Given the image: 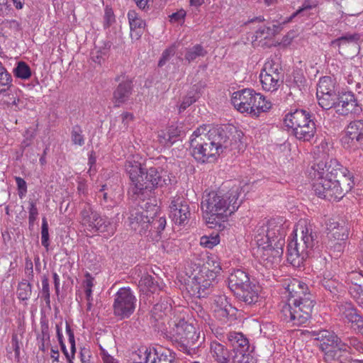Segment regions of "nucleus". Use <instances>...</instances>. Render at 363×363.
Masks as SVG:
<instances>
[{"label":"nucleus","mask_w":363,"mask_h":363,"mask_svg":"<svg viewBox=\"0 0 363 363\" xmlns=\"http://www.w3.org/2000/svg\"><path fill=\"white\" fill-rule=\"evenodd\" d=\"M318 104L325 110H329L332 108H335L336 101H337V96L336 91L330 93L316 94Z\"/></svg>","instance_id":"nucleus-39"},{"label":"nucleus","mask_w":363,"mask_h":363,"mask_svg":"<svg viewBox=\"0 0 363 363\" xmlns=\"http://www.w3.org/2000/svg\"><path fill=\"white\" fill-rule=\"evenodd\" d=\"M357 102L352 92H345L337 96V101L335 106L336 113L346 116L349 113L355 112Z\"/></svg>","instance_id":"nucleus-19"},{"label":"nucleus","mask_w":363,"mask_h":363,"mask_svg":"<svg viewBox=\"0 0 363 363\" xmlns=\"http://www.w3.org/2000/svg\"><path fill=\"white\" fill-rule=\"evenodd\" d=\"M12 77L4 67L0 71V93L7 91L11 86Z\"/></svg>","instance_id":"nucleus-51"},{"label":"nucleus","mask_w":363,"mask_h":363,"mask_svg":"<svg viewBox=\"0 0 363 363\" xmlns=\"http://www.w3.org/2000/svg\"><path fill=\"white\" fill-rule=\"evenodd\" d=\"M254 232L255 241L259 247L267 252L270 251L274 257H279L282 255L286 234L282 219L261 220Z\"/></svg>","instance_id":"nucleus-5"},{"label":"nucleus","mask_w":363,"mask_h":363,"mask_svg":"<svg viewBox=\"0 0 363 363\" xmlns=\"http://www.w3.org/2000/svg\"><path fill=\"white\" fill-rule=\"evenodd\" d=\"M81 216L82 225H84L87 230L91 233H96V220L99 218V213L88 206L82 211Z\"/></svg>","instance_id":"nucleus-31"},{"label":"nucleus","mask_w":363,"mask_h":363,"mask_svg":"<svg viewBox=\"0 0 363 363\" xmlns=\"http://www.w3.org/2000/svg\"><path fill=\"white\" fill-rule=\"evenodd\" d=\"M350 173L347 168L343 167L335 160H330L328 162L320 161L313 164L309 171V175L315 180L314 182H318L327 178H340Z\"/></svg>","instance_id":"nucleus-10"},{"label":"nucleus","mask_w":363,"mask_h":363,"mask_svg":"<svg viewBox=\"0 0 363 363\" xmlns=\"http://www.w3.org/2000/svg\"><path fill=\"white\" fill-rule=\"evenodd\" d=\"M264 21L263 16H257L249 20L245 23V25H252V28L256 29L255 33V40L269 38L277 34L279 28V26L273 25L272 27L266 26L264 25L255 26L257 23H262Z\"/></svg>","instance_id":"nucleus-20"},{"label":"nucleus","mask_w":363,"mask_h":363,"mask_svg":"<svg viewBox=\"0 0 363 363\" xmlns=\"http://www.w3.org/2000/svg\"><path fill=\"white\" fill-rule=\"evenodd\" d=\"M115 22V16L111 8L106 7L104 16V26L108 28Z\"/></svg>","instance_id":"nucleus-64"},{"label":"nucleus","mask_w":363,"mask_h":363,"mask_svg":"<svg viewBox=\"0 0 363 363\" xmlns=\"http://www.w3.org/2000/svg\"><path fill=\"white\" fill-rule=\"evenodd\" d=\"M259 287L250 283L247 286L238 290H235L233 294L238 301L246 305L255 304L259 299Z\"/></svg>","instance_id":"nucleus-21"},{"label":"nucleus","mask_w":363,"mask_h":363,"mask_svg":"<svg viewBox=\"0 0 363 363\" xmlns=\"http://www.w3.org/2000/svg\"><path fill=\"white\" fill-rule=\"evenodd\" d=\"M327 230L332 238L339 241H345L349 235L348 227L344 220H337L334 218L328 220Z\"/></svg>","instance_id":"nucleus-23"},{"label":"nucleus","mask_w":363,"mask_h":363,"mask_svg":"<svg viewBox=\"0 0 363 363\" xmlns=\"http://www.w3.org/2000/svg\"><path fill=\"white\" fill-rule=\"evenodd\" d=\"M338 308L341 318L348 323H352L359 314L357 308L349 302L340 303Z\"/></svg>","instance_id":"nucleus-36"},{"label":"nucleus","mask_w":363,"mask_h":363,"mask_svg":"<svg viewBox=\"0 0 363 363\" xmlns=\"http://www.w3.org/2000/svg\"><path fill=\"white\" fill-rule=\"evenodd\" d=\"M335 91V84L334 80L328 76L320 79L318 84L316 94H323Z\"/></svg>","instance_id":"nucleus-42"},{"label":"nucleus","mask_w":363,"mask_h":363,"mask_svg":"<svg viewBox=\"0 0 363 363\" xmlns=\"http://www.w3.org/2000/svg\"><path fill=\"white\" fill-rule=\"evenodd\" d=\"M343 343L347 345L348 354L352 353L353 350L363 353V344L354 337H348L343 341Z\"/></svg>","instance_id":"nucleus-52"},{"label":"nucleus","mask_w":363,"mask_h":363,"mask_svg":"<svg viewBox=\"0 0 363 363\" xmlns=\"http://www.w3.org/2000/svg\"><path fill=\"white\" fill-rule=\"evenodd\" d=\"M199 98V95L197 93V89H193L191 91H189L186 96L184 97L179 106V112L185 111L186 108L196 102Z\"/></svg>","instance_id":"nucleus-50"},{"label":"nucleus","mask_w":363,"mask_h":363,"mask_svg":"<svg viewBox=\"0 0 363 363\" xmlns=\"http://www.w3.org/2000/svg\"><path fill=\"white\" fill-rule=\"evenodd\" d=\"M72 142L74 145L82 146L84 144V138L82 135V130L79 125L72 127L71 132Z\"/></svg>","instance_id":"nucleus-54"},{"label":"nucleus","mask_w":363,"mask_h":363,"mask_svg":"<svg viewBox=\"0 0 363 363\" xmlns=\"http://www.w3.org/2000/svg\"><path fill=\"white\" fill-rule=\"evenodd\" d=\"M15 181L18 187V194L21 199L23 198L27 193V184L26 181L20 177H16Z\"/></svg>","instance_id":"nucleus-63"},{"label":"nucleus","mask_w":363,"mask_h":363,"mask_svg":"<svg viewBox=\"0 0 363 363\" xmlns=\"http://www.w3.org/2000/svg\"><path fill=\"white\" fill-rule=\"evenodd\" d=\"M292 131L294 135L298 140L303 142L310 141L316 133L315 122L313 121L305 126L296 128V130Z\"/></svg>","instance_id":"nucleus-35"},{"label":"nucleus","mask_w":363,"mask_h":363,"mask_svg":"<svg viewBox=\"0 0 363 363\" xmlns=\"http://www.w3.org/2000/svg\"><path fill=\"white\" fill-rule=\"evenodd\" d=\"M206 125H201L195 130L190 138L191 155L201 163L211 162L220 155L218 149L211 143L205 135Z\"/></svg>","instance_id":"nucleus-7"},{"label":"nucleus","mask_w":363,"mask_h":363,"mask_svg":"<svg viewBox=\"0 0 363 363\" xmlns=\"http://www.w3.org/2000/svg\"><path fill=\"white\" fill-rule=\"evenodd\" d=\"M140 209H133L130 211L128 220L130 225L135 230H138L140 234H145L149 229L150 216L148 211L144 210V207L141 206Z\"/></svg>","instance_id":"nucleus-18"},{"label":"nucleus","mask_w":363,"mask_h":363,"mask_svg":"<svg viewBox=\"0 0 363 363\" xmlns=\"http://www.w3.org/2000/svg\"><path fill=\"white\" fill-rule=\"evenodd\" d=\"M36 135L35 130L33 128H28L23 135L24 140L22 141L21 147L24 150L26 147L30 145L33 140L35 138Z\"/></svg>","instance_id":"nucleus-62"},{"label":"nucleus","mask_w":363,"mask_h":363,"mask_svg":"<svg viewBox=\"0 0 363 363\" xmlns=\"http://www.w3.org/2000/svg\"><path fill=\"white\" fill-rule=\"evenodd\" d=\"M139 287L143 291L150 292L154 294L160 290V286L155 277L150 274L143 275L140 281Z\"/></svg>","instance_id":"nucleus-37"},{"label":"nucleus","mask_w":363,"mask_h":363,"mask_svg":"<svg viewBox=\"0 0 363 363\" xmlns=\"http://www.w3.org/2000/svg\"><path fill=\"white\" fill-rule=\"evenodd\" d=\"M137 298L129 287L121 288L115 295L113 311L120 320L128 318L135 311Z\"/></svg>","instance_id":"nucleus-9"},{"label":"nucleus","mask_w":363,"mask_h":363,"mask_svg":"<svg viewBox=\"0 0 363 363\" xmlns=\"http://www.w3.org/2000/svg\"><path fill=\"white\" fill-rule=\"evenodd\" d=\"M148 224L149 229L147 231L156 233L157 237H158L166 226V218L164 217L150 216Z\"/></svg>","instance_id":"nucleus-44"},{"label":"nucleus","mask_w":363,"mask_h":363,"mask_svg":"<svg viewBox=\"0 0 363 363\" xmlns=\"http://www.w3.org/2000/svg\"><path fill=\"white\" fill-rule=\"evenodd\" d=\"M257 92L250 89H244L233 94L231 101L234 107L240 113H247L253 117H258V111H255Z\"/></svg>","instance_id":"nucleus-11"},{"label":"nucleus","mask_w":363,"mask_h":363,"mask_svg":"<svg viewBox=\"0 0 363 363\" xmlns=\"http://www.w3.org/2000/svg\"><path fill=\"white\" fill-rule=\"evenodd\" d=\"M149 352H151V349L142 347L132 352L130 356L131 363H149L150 360V358H149Z\"/></svg>","instance_id":"nucleus-46"},{"label":"nucleus","mask_w":363,"mask_h":363,"mask_svg":"<svg viewBox=\"0 0 363 363\" xmlns=\"http://www.w3.org/2000/svg\"><path fill=\"white\" fill-rule=\"evenodd\" d=\"M149 363H174V356L172 352L161 347L151 349L149 352Z\"/></svg>","instance_id":"nucleus-29"},{"label":"nucleus","mask_w":363,"mask_h":363,"mask_svg":"<svg viewBox=\"0 0 363 363\" xmlns=\"http://www.w3.org/2000/svg\"><path fill=\"white\" fill-rule=\"evenodd\" d=\"M124 78L125 76L121 75L115 79L116 82L121 80L113 94V102L117 107L126 102L132 94V81L128 79H124Z\"/></svg>","instance_id":"nucleus-16"},{"label":"nucleus","mask_w":363,"mask_h":363,"mask_svg":"<svg viewBox=\"0 0 363 363\" xmlns=\"http://www.w3.org/2000/svg\"><path fill=\"white\" fill-rule=\"evenodd\" d=\"M310 333L319 342L318 347L324 353L342 341L333 332L327 330H313Z\"/></svg>","instance_id":"nucleus-17"},{"label":"nucleus","mask_w":363,"mask_h":363,"mask_svg":"<svg viewBox=\"0 0 363 363\" xmlns=\"http://www.w3.org/2000/svg\"><path fill=\"white\" fill-rule=\"evenodd\" d=\"M253 106L255 111H258L259 116L261 112H267L272 108V103L267 101L261 94L257 93L256 101Z\"/></svg>","instance_id":"nucleus-49"},{"label":"nucleus","mask_w":363,"mask_h":363,"mask_svg":"<svg viewBox=\"0 0 363 363\" xmlns=\"http://www.w3.org/2000/svg\"><path fill=\"white\" fill-rule=\"evenodd\" d=\"M96 232L106 233L109 236L113 235L116 230L115 223L100 215L99 218L96 220Z\"/></svg>","instance_id":"nucleus-40"},{"label":"nucleus","mask_w":363,"mask_h":363,"mask_svg":"<svg viewBox=\"0 0 363 363\" xmlns=\"http://www.w3.org/2000/svg\"><path fill=\"white\" fill-rule=\"evenodd\" d=\"M22 339L23 333H20L19 334L13 333L11 339V346L15 352V357L18 359L20 357V350L21 347L23 345Z\"/></svg>","instance_id":"nucleus-57"},{"label":"nucleus","mask_w":363,"mask_h":363,"mask_svg":"<svg viewBox=\"0 0 363 363\" xmlns=\"http://www.w3.org/2000/svg\"><path fill=\"white\" fill-rule=\"evenodd\" d=\"M284 75L265 74L261 72L259 74L262 88L267 91H277L283 82Z\"/></svg>","instance_id":"nucleus-30"},{"label":"nucleus","mask_w":363,"mask_h":363,"mask_svg":"<svg viewBox=\"0 0 363 363\" xmlns=\"http://www.w3.org/2000/svg\"><path fill=\"white\" fill-rule=\"evenodd\" d=\"M14 75L22 79H28L31 77V70L30 67L25 62L21 61L17 63L13 69Z\"/></svg>","instance_id":"nucleus-48"},{"label":"nucleus","mask_w":363,"mask_h":363,"mask_svg":"<svg viewBox=\"0 0 363 363\" xmlns=\"http://www.w3.org/2000/svg\"><path fill=\"white\" fill-rule=\"evenodd\" d=\"M191 215L188 201L179 196L173 197L169 205V216L174 223L178 225H186Z\"/></svg>","instance_id":"nucleus-12"},{"label":"nucleus","mask_w":363,"mask_h":363,"mask_svg":"<svg viewBox=\"0 0 363 363\" xmlns=\"http://www.w3.org/2000/svg\"><path fill=\"white\" fill-rule=\"evenodd\" d=\"M262 72H263V73L265 74H270L273 75H283L280 64L274 60L267 62L264 64V68Z\"/></svg>","instance_id":"nucleus-53"},{"label":"nucleus","mask_w":363,"mask_h":363,"mask_svg":"<svg viewBox=\"0 0 363 363\" xmlns=\"http://www.w3.org/2000/svg\"><path fill=\"white\" fill-rule=\"evenodd\" d=\"M200 280L201 278L194 276L192 279L191 283L187 284V289L193 296H195L198 298H204L210 294V291H208L203 286H201Z\"/></svg>","instance_id":"nucleus-41"},{"label":"nucleus","mask_w":363,"mask_h":363,"mask_svg":"<svg viewBox=\"0 0 363 363\" xmlns=\"http://www.w3.org/2000/svg\"><path fill=\"white\" fill-rule=\"evenodd\" d=\"M213 301L215 313L218 317L220 318H228L235 316L237 309L230 303L225 295L216 296Z\"/></svg>","instance_id":"nucleus-22"},{"label":"nucleus","mask_w":363,"mask_h":363,"mask_svg":"<svg viewBox=\"0 0 363 363\" xmlns=\"http://www.w3.org/2000/svg\"><path fill=\"white\" fill-rule=\"evenodd\" d=\"M321 284L332 294L333 297L337 295L339 291V288L341 287V285L336 279L330 277V275L326 274H324L323 279L321 281Z\"/></svg>","instance_id":"nucleus-45"},{"label":"nucleus","mask_w":363,"mask_h":363,"mask_svg":"<svg viewBox=\"0 0 363 363\" xmlns=\"http://www.w3.org/2000/svg\"><path fill=\"white\" fill-rule=\"evenodd\" d=\"M40 332L37 334V340L40 350L45 352L46 345L50 344V332L48 320L45 318L40 319Z\"/></svg>","instance_id":"nucleus-34"},{"label":"nucleus","mask_w":363,"mask_h":363,"mask_svg":"<svg viewBox=\"0 0 363 363\" xmlns=\"http://www.w3.org/2000/svg\"><path fill=\"white\" fill-rule=\"evenodd\" d=\"M345 247V242L344 241L336 242L333 245H330V257L334 259H338L344 252Z\"/></svg>","instance_id":"nucleus-58"},{"label":"nucleus","mask_w":363,"mask_h":363,"mask_svg":"<svg viewBox=\"0 0 363 363\" xmlns=\"http://www.w3.org/2000/svg\"><path fill=\"white\" fill-rule=\"evenodd\" d=\"M211 353L218 363H229L231 360V354L225 347L219 342H213L211 344Z\"/></svg>","instance_id":"nucleus-33"},{"label":"nucleus","mask_w":363,"mask_h":363,"mask_svg":"<svg viewBox=\"0 0 363 363\" xmlns=\"http://www.w3.org/2000/svg\"><path fill=\"white\" fill-rule=\"evenodd\" d=\"M175 333L179 340L180 350L189 355L196 352L199 347V335L196 333L195 327L184 320L176 324Z\"/></svg>","instance_id":"nucleus-8"},{"label":"nucleus","mask_w":363,"mask_h":363,"mask_svg":"<svg viewBox=\"0 0 363 363\" xmlns=\"http://www.w3.org/2000/svg\"><path fill=\"white\" fill-rule=\"evenodd\" d=\"M347 135L352 142L363 144V120L350 122L347 128Z\"/></svg>","instance_id":"nucleus-32"},{"label":"nucleus","mask_w":363,"mask_h":363,"mask_svg":"<svg viewBox=\"0 0 363 363\" xmlns=\"http://www.w3.org/2000/svg\"><path fill=\"white\" fill-rule=\"evenodd\" d=\"M207 52L199 44H197L192 48H188L185 53V60L189 62L195 60L199 57H204Z\"/></svg>","instance_id":"nucleus-47"},{"label":"nucleus","mask_w":363,"mask_h":363,"mask_svg":"<svg viewBox=\"0 0 363 363\" xmlns=\"http://www.w3.org/2000/svg\"><path fill=\"white\" fill-rule=\"evenodd\" d=\"M352 177L350 173L340 178L320 180L313 184V190L320 198L337 201L353 188Z\"/></svg>","instance_id":"nucleus-6"},{"label":"nucleus","mask_w":363,"mask_h":363,"mask_svg":"<svg viewBox=\"0 0 363 363\" xmlns=\"http://www.w3.org/2000/svg\"><path fill=\"white\" fill-rule=\"evenodd\" d=\"M231 363H255V359L247 352H238L231 355Z\"/></svg>","instance_id":"nucleus-55"},{"label":"nucleus","mask_w":363,"mask_h":363,"mask_svg":"<svg viewBox=\"0 0 363 363\" xmlns=\"http://www.w3.org/2000/svg\"><path fill=\"white\" fill-rule=\"evenodd\" d=\"M347 346L342 340L334 347L328 350L324 353V359L327 363H334L338 362L340 363H344L348 356L347 352Z\"/></svg>","instance_id":"nucleus-24"},{"label":"nucleus","mask_w":363,"mask_h":363,"mask_svg":"<svg viewBox=\"0 0 363 363\" xmlns=\"http://www.w3.org/2000/svg\"><path fill=\"white\" fill-rule=\"evenodd\" d=\"M351 284L348 291L352 297L358 303L363 297V275L357 272H352L348 277Z\"/></svg>","instance_id":"nucleus-25"},{"label":"nucleus","mask_w":363,"mask_h":363,"mask_svg":"<svg viewBox=\"0 0 363 363\" xmlns=\"http://www.w3.org/2000/svg\"><path fill=\"white\" fill-rule=\"evenodd\" d=\"M241 190L240 186H234L225 194L220 190L203 194L201 209L206 214V223L210 228H215L238 209L242 202L239 200Z\"/></svg>","instance_id":"nucleus-2"},{"label":"nucleus","mask_w":363,"mask_h":363,"mask_svg":"<svg viewBox=\"0 0 363 363\" xmlns=\"http://www.w3.org/2000/svg\"><path fill=\"white\" fill-rule=\"evenodd\" d=\"M107 189L106 184H104L101 186V188L99 189V191L98 193V197L101 198L102 197V200L101 201V205L104 206L106 208H111L114 206L115 202L113 201V199L108 196L107 192H105V191Z\"/></svg>","instance_id":"nucleus-56"},{"label":"nucleus","mask_w":363,"mask_h":363,"mask_svg":"<svg viewBox=\"0 0 363 363\" xmlns=\"http://www.w3.org/2000/svg\"><path fill=\"white\" fill-rule=\"evenodd\" d=\"M176 47L174 45L169 47L166 50H164L162 54V57L158 62V66L162 67L166 62L170 59L171 57L174 56L175 54Z\"/></svg>","instance_id":"nucleus-61"},{"label":"nucleus","mask_w":363,"mask_h":363,"mask_svg":"<svg viewBox=\"0 0 363 363\" xmlns=\"http://www.w3.org/2000/svg\"><path fill=\"white\" fill-rule=\"evenodd\" d=\"M32 294V285L26 279H23L18 283L16 295L22 301H28Z\"/></svg>","instance_id":"nucleus-43"},{"label":"nucleus","mask_w":363,"mask_h":363,"mask_svg":"<svg viewBox=\"0 0 363 363\" xmlns=\"http://www.w3.org/2000/svg\"><path fill=\"white\" fill-rule=\"evenodd\" d=\"M227 338L233 347L231 355L235 353L248 352L249 342L242 333L230 332L228 334Z\"/></svg>","instance_id":"nucleus-27"},{"label":"nucleus","mask_w":363,"mask_h":363,"mask_svg":"<svg viewBox=\"0 0 363 363\" xmlns=\"http://www.w3.org/2000/svg\"><path fill=\"white\" fill-rule=\"evenodd\" d=\"M205 135L208 138V140L213 143L220 155L233 149L230 133L226 127L217 126L207 130L206 125Z\"/></svg>","instance_id":"nucleus-13"},{"label":"nucleus","mask_w":363,"mask_h":363,"mask_svg":"<svg viewBox=\"0 0 363 363\" xmlns=\"http://www.w3.org/2000/svg\"><path fill=\"white\" fill-rule=\"evenodd\" d=\"M250 283L248 274L240 269L234 270L228 277V287L233 293Z\"/></svg>","instance_id":"nucleus-26"},{"label":"nucleus","mask_w":363,"mask_h":363,"mask_svg":"<svg viewBox=\"0 0 363 363\" xmlns=\"http://www.w3.org/2000/svg\"><path fill=\"white\" fill-rule=\"evenodd\" d=\"M41 244L47 250L50 245L49 242V233H48V223L45 218H43L41 226Z\"/></svg>","instance_id":"nucleus-60"},{"label":"nucleus","mask_w":363,"mask_h":363,"mask_svg":"<svg viewBox=\"0 0 363 363\" xmlns=\"http://www.w3.org/2000/svg\"><path fill=\"white\" fill-rule=\"evenodd\" d=\"M300 240H292L287 247V260L294 266L298 267L307 258H311L312 263L316 266H325V257L318 256V233L311 226L301 225Z\"/></svg>","instance_id":"nucleus-4"},{"label":"nucleus","mask_w":363,"mask_h":363,"mask_svg":"<svg viewBox=\"0 0 363 363\" xmlns=\"http://www.w3.org/2000/svg\"><path fill=\"white\" fill-rule=\"evenodd\" d=\"M128 18L130 28V37L132 39L138 40L144 32L145 23L135 11H130L128 13Z\"/></svg>","instance_id":"nucleus-28"},{"label":"nucleus","mask_w":363,"mask_h":363,"mask_svg":"<svg viewBox=\"0 0 363 363\" xmlns=\"http://www.w3.org/2000/svg\"><path fill=\"white\" fill-rule=\"evenodd\" d=\"M220 242L219 236L218 234L216 235H210V236H202L201 238L200 244L202 246H204L208 248H213L214 246L218 245Z\"/></svg>","instance_id":"nucleus-59"},{"label":"nucleus","mask_w":363,"mask_h":363,"mask_svg":"<svg viewBox=\"0 0 363 363\" xmlns=\"http://www.w3.org/2000/svg\"><path fill=\"white\" fill-rule=\"evenodd\" d=\"M126 173L130 180L128 194L133 200L145 201L152 196V191L157 187L167 185L170 182L165 178L163 172L155 167L145 171L140 162L127 160L125 164Z\"/></svg>","instance_id":"nucleus-1"},{"label":"nucleus","mask_w":363,"mask_h":363,"mask_svg":"<svg viewBox=\"0 0 363 363\" xmlns=\"http://www.w3.org/2000/svg\"><path fill=\"white\" fill-rule=\"evenodd\" d=\"M314 117L309 111L303 109H296L294 112L288 113L284 118L286 126L294 130L298 127H303L313 122Z\"/></svg>","instance_id":"nucleus-15"},{"label":"nucleus","mask_w":363,"mask_h":363,"mask_svg":"<svg viewBox=\"0 0 363 363\" xmlns=\"http://www.w3.org/2000/svg\"><path fill=\"white\" fill-rule=\"evenodd\" d=\"M288 302L281 308V314L286 323L301 325L307 322L314 306L312 295L308 291V286L298 279L290 281L286 287Z\"/></svg>","instance_id":"nucleus-3"},{"label":"nucleus","mask_w":363,"mask_h":363,"mask_svg":"<svg viewBox=\"0 0 363 363\" xmlns=\"http://www.w3.org/2000/svg\"><path fill=\"white\" fill-rule=\"evenodd\" d=\"M181 133L182 130L178 126L171 125L167 133L159 135L160 143H164L166 146H170L176 142Z\"/></svg>","instance_id":"nucleus-38"},{"label":"nucleus","mask_w":363,"mask_h":363,"mask_svg":"<svg viewBox=\"0 0 363 363\" xmlns=\"http://www.w3.org/2000/svg\"><path fill=\"white\" fill-rule=\"evenodd\" d=\"M360 38L359 33H346L332 40L330 45L337 47L339 53L342 55H354L359 48Z\"/></svg>","instance_id":"nucleus-14"}]
</instances>
